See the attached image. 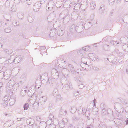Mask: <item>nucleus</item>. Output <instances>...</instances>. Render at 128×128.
<instances>
[{"label": "nucleus", "instance_id": "603ef678", "mask_svg": "<svg viewBox=\"0 0 128 128\" xmlns=\"http://www.w3.org/2000/svg\"><path fill=\"white\" fill-rule=\"evenodd\" d=\"M110 43L114 45L117 46L118 44L119 43L118 42L116 41L112 40L110 41Z\"/></svg>", "mask_w": 128, "mask_h": 128}, {"label": "nucleus", "instance_id": "4468645a", "mask_svg": "<svg viewBox=\"0 0 128 128\" xmlns=\"http://www.w3.org/2000/svg\"><path fill=\"white\" fill-rule=\"evenodd\" d=\"M68 70L70 71L73 74H75L76 72V70L74 66L71 64L68 65Z\"/></svg>", "mask_w": 128, "mask_h": 128}, {"label": "nucleus", "instance_id": "79ce46f5", "mask_svg": "<svg viewBox=\"0 0 128 128\" xmlns=\"http://www.w3.org/2000/svg\"><path fill=\"white\" fill-rule=\"evenodd\" d=\"M64 31L61 29H59L58 32V34L60 36H62L63 35Z\"/></svg>", "mask_w": 128, "mask_h": 128}, {"label": "nucleus", "instance_id": "1a4fd4ad", "mask_svg": "<svg viewBox=\"0 0 128 128\" xmlns=\"http://www.w3.org/2000/svg\"><path fill=\"white\" fill-rule=\"evenodd\" d=\"M54 6V4L53 1H50L47 4L46 8L47 11H49L53 9Z\"/></svg>", "mask_w": 128, "mask_h": 128}, {"label": "nucleus", "instance_id": "e433bc0d", "mask_svg": "<svg viewBox=\"0 0 128 128\" xmlns=\"http://www.w3.org/2000/svg\"><path fill=\"white\" fill-rule=\"evenodd\" d=\"M122 48L124 51L128 52V44L124 45L122 47Z\"/></svg>", "mask_w": 128, "mask_h": 128}, {"label": "nucleus", "instance_id": "4be33fe9", "mask_svg": "<svg viewBox=\"0 0 128 128\" xmlns=\"http://www.w3.org/2000/svg\"><path fill=\"white\" fill-rule=\"evenodd\" d=\"M13 90L14 92H16L19 89V84L18 83H15L13 86Z\"/></svg>", "mask_w": 128, "mask_h": 128}, {"label": "nucleus", "instance_id": "bf43d9fd", "mask_svg": "<svg viewBox=\"0 0 128 128\" xmlns=\"http://www.w3.org/2000/svg\"><path fill=\"white\" fill-rule=\"evenodd\" d=\"M114 57V56L113 55H110V56H109V58H110V59L112 60V62H113V61H114L113 59Z\"/></svg>", "mask_w": 128, "mask_h": 128}, {"label": "nucleus", "instance_id": "a19ab883", "mask_svg": "<svg viewBox=\"0 0 128 128\" xmlns=\"http://www.w3.org/2000/svg\"><path fill=\"white\" fill-rule=\"evenodd\" d=\"M90 48V47L87 46L85 47H83L82 50H80V52H83L84 51H86V50H88Z\"/></svg>", "mask_w": 128, "mask_h": 128}, {"label": "nucleus", "instance_id": "b1692460", "mask_svg": "<svg viewBox=\"0 0 128 128\" xmlns=\"http://www.w3.org/2000/svg\"><path fill=\"white\" fill-rule=\"evenodd\" d=\"M76 26L74 25H72L70 27V30L71 33H74L76 32Z\"/></svg>", "mask_w": 128, "mask_h": 128}, {"label": "nucleus", "instance_id": "dca6fc26", "mask_svg": "<svg viewBox=\"0 0 128 128\" xmlns=\"http://www.w3.org/2000/svg\"><path fill=\"white\" fill-rule=\"evenodd\" d=\"M88 2L86 0H84L81 4L82 5V8L84 9V10H85L88 7Z\"/></svg>", "mask_w": 128, "mask_h": 128}, {"label": "nucleus", "instance_id": "4c0bfd02", "mask_svg": "<svg viewBox=\"0 0 128 128\" xmlns=\"http://www.w3.org/2000/svg\"><path fill=\"white\" fill-rule=\"evenodd\" d=\"M123 21L124 23L128 24V14L124 16L123 18Z\"/></svg>", "mask_w": 128, "mask_h": 128}, {"label": "nucleus", "instance_id": "680f3d73", "mask_svg": "<svg viewBox=\"0 0 128 128\" xmlns=\"http://www.w3.org/2000/svg\"><path fill=\"white\" fill-rule=\"evenodd\" d=\"M85 87L84 85L82 84L78 85L79 88L80 89H83Z\"/></svg>", "mask_w": 128, "mask_h": 128}, {"label": "nucleus", "instance_id": "6e6d98bb", "mask_svg": "<svg viewBox=\"0 0 128 128\" xmlns=\"http://www.w3.org/2000/svg\"><path fill=\"white\" fill-rule=\"evenodd\" d=\"M9 98V96H5L3 98V100L4 102L8 101V100Z\"/></svg>", "mask_w": 128, "mask_h": 128}, {"label": "nucleus", "instance_id": "7c9ffc66", "mask_svg": "<svg viewBox=\"0 0 128 128\" xmlns=\"http://www.w3.org/2000/svg\"><path fill=\"white\" fill-rule=\"evenodd\" d=\"M46 122L42 121L40 122L39 124V126L40 128H46Z\"/></svg>", "mask_w": 128, "mask_h": 128}, {"label": "nucleus", "instance_id": "412c9836", "mask_svg": "<svg viewBox=\"0 0 128 128\" xmlns=\"http://www.w3.org/2000/svg\"><path fill=\"white\" fill-rule=\"evenodd\" d=\"M34 16L32 14H30L28 16V20L30 23L32 22L34 19Z\"/></svg>", "mask_w": 128, "mask_h": 128}, {"label": "nucleus", "instance_id": "c85d7f7f", "mask_svg": "<svg viewBox=\"0 0 128 128\" xmlns=\"http://www.w3.org/2000/svg\"><path fill=\"white\" fill-rule=\"evenodd\" d=\"M77 110V108L75 106H73L71 107L70 111L72 113L74 114L76 112Z\"/></svg>", "mask_w": 128, "mask_h": 128}, {"label": "nucleus", "instance_id": "052dcab7", "mask_svg": "<svg viewBox=\"0 0 128 128\" xmlns=\"http://www.w3.org/2000/svg\"><path fill=\"white\" fill-rule=\"evenodd\" d=\"M55 126L53 124H51L49 126V128H55Z\"/></svg>", "mask_w": 128, "mask_h": 128}, {"label": "nucleus", "instance_id": "4d7b16f0", "mask_svg": "<svg viewBox=\"0 0 128 128\" xmlns=\"http://www.w3.org/2000/svg\"><path fill=\"white\" fill-rule=\"evenodd\" d=\"M5 52L6 54H11L12 52V51L11 50H6L5 51Z\"/></svg>", "mask_w": 128, "mask_h": 128}, {"label": "nucleus", "instance_id": "c03bdc74", "mask_svg": "<svg viewBox=\"0 0 128 128\" xmlns=\"http://www.w3.org/2000/svg\"><path fill=\"white\" fill-rule=\"evenodd\" d=\"M94 120L93 118H91L90 119H88L87 121V124H93Z\"/></svg>", "mask_w": 128, "mask_h": 128}, {"label": "nucleus", "instance_id": "09e8293b", "mask_svg": "<svg viewBox=\"0 0 128 128\" xmlns=\"http://www.w3.org/2000/svg\"><path fill=\"white\" fill-rule=\"evenodd\" d=\"M11 122L10 121H8L6 123L4 124V126L6 127H10L11 126V124L10 125L9 124L11 123Z\"/></svg>", "mask_w": 128, "mask_h": 128}, {"label": "nucleus", "instance_id": "20e7f679", "mask_svg": "<svg viewBox=\"0 0 128 128\" xmlns=\"http://www.w3.org/2000/svg\"><path fill=\"white\" fill-rule=\"evenodd\" d=\"M60 72L59 70H58L55 69H53L52 70V75L53 78L57 80L59 77L58 72Z\"/></svg>", "mask_w": 128, "mask_h": 128}, {"label": "nucleus", "instance_id": "a878e982", "mask_svg": "<svg viewBox=\"0 0 128 128\" xmlns=\"http://www.w3.org/2000/svg\"><path fill=\"white\" fill-rule=\"evenodd\" d=\"M15 82L13 79H11L8 82V86L9 88H11L13 87L14 84Z\"/></svg>", "mask_w": 128, "mask_h": 128}, {"label": "nucleus", "instance_id": "393cba45", "mask_svg": "<svg viewBox=\"0 0 128 128\" xmlns=\"http://www.w3.org/2000/svg\"><path fill=\"white\" fill-rule=\"evenodd\" d=\"M63 100V98L60 96H58L56 97V102L58 104L61 103Z\"/></svg>", "mask_w": 128, "mask_h": 128}, {"label": "nucleus", "instance_id": "13d9d810", "mask_svg": "<svg viewBox=\"0 0 128 128\" xmlns=\"http://www.w3.org/2000/svg\"><path fill=\"white\" fill-rule=\"evenodd\" d=\"M74 96H77L79 94V92L78 91H75L74 92Z\"/></svg>", "mask_w": 128, "mask_h": 128}, {"label": "nucleus", "instance_id": "a18cd8bd", "mask_svg": "<svg viewBox=\"0 0 128 128\" xmlns=\"http://www.w3.org/2000/svg\"><path fill=\"white\" fill-rule=\"evenodd\" d=\"M30 102H28L26 103L24 105V110H27L28 109Z\"/></svg>", "mask_w": 128, "mask_h": 128}, {"label": "nucleus", "instance_id": "69168bd1", "mask_svg": "<svg viewBox=\"0 0 128 128\" xmlns=\"http://www.w3.org/2000/svg\"><path fill=\"white\" fill-rule=\"evenodd\" d=\"M32 126L33 128H38V126H37V124L35 122L34 123V124H33Z\"/></svg>", "mask_w": 128, "mask_h": 128}, {"label": "nucleus", "instance_id": "5fc2aeb1", "mask_svg": "<svg viewBox=\"0 0 128 128\" xmlns=\"http://www.w3.org/2000/svg\"><path fill=\"white\" fill-rule=\"evenodd\" d=\"M119 52V50L116 49L113 53L114 54L116 55L117 56Z\"/></svg>", "mask_w": 128, "mask_h": 128}, {"label": "nucleus", "instance_id": "2f4dec72", "mask_svg": "<svg viewBox=\"0 0 128 128\" xmlns=\"http://www.w3.org/2000/svg\"><path fill=\"white\" fill-rule=\"evenodd\" d=\"M83 26H76V28H77L76 30V32L80 33L82 32L83 30V28L82 27Z\"/></svg>", "mask_w": 128, "mask_h": 128}, {"label": "nucleus", "instance_id": "0eeeda50", "mask_svg": "<svg viewBox=\"0 0 128 128\" xmlns=\"http://www.w3.org/2000/svg\"><path fill=\"white\" fill-rule=\"evenodd\" d=\"M18 59V57H16V58H15L14 55H12L8 60V63L10 64L13 62H14L15 64H18V61H17Z\"/></svg>", "mask_w": 128, "mask_h": 128}, {"label": "nucleus", "instance_id": "e2e57ef3", "mask_svg": "<svg viewBox=\"0 0 128 128\" xmlns=\"http://www.w3.org/2000/svg\"><path fill=\"white\" fill-rule=\"evenodd\" d=\"M94 70L96 72H98L100 70L99 68L98 67L96 66H94Z\"/></svg>", "mask_w": 128, "mask_h": 128}, {"label": "nucleus", "instance_id": "c756f323", "mask_svg": "<svg viewBox=\"0 0 128 128\" xmlns=\"http://www.w3.org/2000/svg\"><path fill=\"white\" fill-rule=\"evenodd\" d=\"M17 15L18 18L21 20L22 19L24 18V14L22 12H19L17 14Z\"/></svg>", "mask_w": 128, "mask_h": 128}, {"label": "nucleus", "instance_id": "49530a36", "mask_svg": "<svg viewBox=\"0 0 128 128\" xmlns=\"http://www.w3.org/2000/svg\"><path fill=\"white\" fill-rule=\"evenodd\" d=\"M55 88V89L53 91V94L54 96H56L58 94V92L57 90L56 89V88Z\"/></svg>", "mask_w": 128, "mask_h": 128}, {"label": "nucleus", "instance_id": "3c124183", "mask_svg": "<svg viewBox=\"0 0 128 128\" xmlns=\"http://www.w3.org/2000/svg\"><path fill=\"white\" fill-rule=\"evenodd\" d=\"M8 101L4 102L3 104V107L5 108H6L8 105Z\"/></svg>", "mask_w": 128, "mask_h": 128}, {"label": "nucleus", "instance_id": "9b49d317", "mask_svg": "<svg viewBox=\"0 0 128 128\" xmlns=\"http://www.w3.org/2000/svg\"><path fill=\"white\" fill-rule=\"evenodd\" d=\"M41 7L40 4L39 2H36L33 6V8L34 11L37 12L40 9Z\"/></svg>", "mask_w": 128, "mask_h": 128}, {"label": "nucleus", "instance_id": "de8ad7c7", "mask_svg": "<svg viewBox=\"0 0 128 128\" xmlns=\"http://www.w3.org/2000/svg\"><path fill=\"white\" fill-rule=\"evenodd\" d=\"M80 7H82V6H81L80 4H78L75 6L74 8L75 10H78L80 9Z\"/></svg>", "mask_w": 128, "mask_h": 128}, {"label": "nucleus", "instance_id": "aec40b11", "mask_svg": "<svg viewBox=\"0 0 128 128\" xmlns=\"http://www.w3.org/2000/svg\"><path fill=\"white\" fill-rule=\"evenodd\" d=\"M72 4V2L70 0H68L66 1L64 4V6L66 8H68L71 7V4Z\"/></svg>", "mask_w": 128, "mask_h": 128}, {"label": "nucleus", "instance_id": "f257e3e1", "mask_svg": "<svg viewBox=\"0 0 128 128\" xmlns=\"http://www.w3.org/2000/svg\"><path fill=\"white\" fill-rule=\"evenodd\" d=\"M122 104L117 102L114 104V107L116 110L119 112L122 113L124 111V106L127 104L124 100H123L121 102Z\"/></svg>", "mask_w": 128, "mask_h": 128}, {"label": "nucleus", "instance_id": "c9c22d12", "mask_svg": "<svg viewBox=\"0 0 128 128\" xmlns=\"http://www.w3.org/2000/svg\"><path fill=\"white\" fill-rule=\"evenodd\" d=\"M96 4L95 2H91L90 8L91 9L94 10L96 8Z\"/></svg>", "mask_w": 128, "mask_h": 128}, {"label": "nucleus", "instance_id": "72a5a7b5", "mask_svg": "<svg viewBox=\"0 0 128 128\" xmlns=\"http://www.w3.org/2000/svg\"><path fill=\"white\" fill-rule=\"evenodd\" d=\"M56 31L55 30H51L49 33L50 36V37H53L56 35Z\"/></svg>", "mask_w": 128, "mask_h": 128}, {"label": "nucleus", "instance_id": "5701e85b", "mask_svg": "<svg viewBox=\"0 0 128 128\" xmlns=\"http://www.w3.org/2000/svg\"><path fill=\"white\" fill-rule=\"evenodd\" d=\"M26 122L28 124L32 126L35 122L34 120L32 119H29L26 120Z\"/></svg>", "mask_w": 128, "mask_h": 128}, {"label": "nucleus", "instance_id": "6e6552de", "mask_svg": "<svg viewBox=\"0 0 128 128\" xmlns=\"http://www.w3.org/2000/svg\"><path fill=\"white\" fill-rule=\"evenodd\" d=\"M49 83L51 86H52L54 88H56L57 86L56 80L52 78L51 79H48Z\"/></svg>", "mask_w": 128, "mask_h": 128}, {"label": "nucleus", "instance_id": "864d4df0", "mask_svg": "<svg viewBox=\"0 0 128 128\" xmlns=\"http://www.w3.org/2000/svg\"><path fill=\"white\" fill-rule=\"evenodd\" d=\"M90 112L89 110H87L86 112L85 116L88 118L90 116Z\"/></svg>", "mask_w": 128, "mask_h": 128}, {"label": "nucleus", "instance_id": "9d476101", "mask_svg": "<svg viewBox=\"0 0 128 128\" xmlns=\"http://www.w3.org/2000/svg\"><path fill=\"white\" fill-rule=\"evenodd\" d=\"M82 63L81 64V66L82 67V66L83 64H84L86 66V67L88 66L89 65V63L87 64L88 62L89 61V60L88 58L85 57L83 58L81 60Z\"/></svg>", "mask_w": 128, "mask_h": 128}, {"label": "nucleus", "instance_id": "2eb2a0df", "mask_svg": "<svg viewBox=\"0 0 128 128\" xmlns=\"http://www.w3.org/2000/svg\"><path fill=\"white\" fill-rule=\"evenodd\" d=\"M62 72L64 76L68 77L69 75V72L68 69L64 68L62 70Z\"/></svg>", "mask_w": 128, "mask_h": 128}, {"label": "nucleus", "instance_id": "a211bd4d", "mask_svg": "<svg viewBox=\"0 0 128 128\" xmlns=\"http://www.w3.org/2000/svg\"><path fill=\"white\" fill-rule=\"evenodd\" d=\"M16 98L11 97L8 101L10 106H12L14 104L15 102L16 101Z\"/></svg>", "mask_w": 128, "mask_h": 128}, {"label": "nucleus", "instance_id": "7ed1b4c3", "mask_svg": "<svg viewBox=\"0 0 128 128\" xmlns=\"http://www.w3.org/2000/svg\"><path fill=\"white\" fill-rule=\"evenodd\" d=\"M68 82L67 80H66L65 82L64 83V86L62 88V90L64 92H66V90L70 88L72 89V84L70 83H69L68 84Z\"/></svg>", "mask_w": 128, "mask_h": 128}, {"label": "nucleus", "instance_id": "bb28decb", "mask_svg": "<svg viewBox=\"0 0 128 128\" xmlns=\"http://www.w3.org/2000/svg\"><path fill=\"white\" fill-rule=\"evenodd\" d=\"M114 122L116 124H117L118 125H120L122 124V120L118 118L114 119Z\"/></svg>", "mask_w": 128, "mask_h": 128}, {"label": "nucleus", "instance_id": "ea45409f", "mask_svg": "<svg viewBox=\"0 0 128 128\" xmlns=\"http://www.w3.org/2000/svg\"><path fill=\"white\" fill-rule=\"evenodd\" d=\"M98 109L97 108H95L93 109L92 110V114L94 115L97 114L98 112Z\"/></svg>", "mask_w": 128, "mask_h": 128}, {"label": "nucleus", "instance_id": "774afa93", "mask_svg": "<svg viewBox=\"0 0 128 128\" xmlns=\"http://www.w3.org/2000/svg\"><path fill=\"white\" fill-rule=\"evenodd\" d=\"M26 2L27 4L28 5H30L32 3V1H28L27 0H26Z\"/></svg>", "mask_w": 128, "mask_h": 128}, {"label": "nucleus", "instance_id": "37998d69", "mask_svg": "<svg viewBox=\"0 0 128 128\" xmlns=\"http://www.w3.org/2000/svg\"><path fill=\"white\" fill-rule=\"evenodd\" d=\"M83 109L82 107L81 106L79 107L78 109V114H82L83 113Z\"/></svg>", "mask_w": 128, "mask_h": 128}, {"label": "nucleus", "instance_id": "338daca9", "mask_svg": "<svg viewBox=\"0 0 128 128\" xmlns=\"http://www.w3.org/2000/svg\"><path fill=\"white\" fill-rule=\"evenodd\" d=\"M47 0H40V4H42L46 2Z\"/></svg>", "mask_w": 128, "mask_h": 128}, {"label": "nucleus", "instance_id": "58836bf2", "mask_svg": "<svg viewBox=\"0 0 128 128\" xmlns=\"http://www.w3.org/2000/svg\"><path fill=\"white\" fill-rule=\"evenodd\" d=\"M48 79H49V78H46L45 79H43V80H42V82L43 83V84L44 85H46L47 84L48 82H49Z\"/></svg>", "mask_w": 128, "mask_h": 128}, {"label": "nucleus", "instance_id": "473e14b6", "mask_svg": "<svg viewBox=\"0 0 128 128\" xmlns=\"http://www.w3.org/2000/svg\"><path fill=\"white\" fill-rule=\"evenodd\" d=\"M91 22H89L88 23H86L84 25V27L86 30L89 28L91 26Z\"/></svg>", "mask_w": 128, "mask_h": 128}, {"label": "nucleus", "instance_id": "f704fd0d", "mask_svg": "<svg viewBox=\"0 0 128 128\" xmlns=\"http://www.w3.org/2000/svg\"><path fill=\"white\" fill-rule=\"evenodd\" d=\"M60 114L62 115L66 116V114L67 112L65 110L61 109L60 110Z\"/></svg>", "mask_w": 128, "mask_h": 128}, {"label": "nucleus", "instance_id": "f03ea898", "mask_svg": "<svg viewBox=\"0 0 128 128\" xmlns=\"http://www.w3.org/2000/svg\"><path fill=\"white\" fill-rule=\"evenodd\" d=\"M47 99V97L46 96H44L41 97L39 99L38 103H35L33 104V107L34 106H36V108H33L36 110L38 109L39 108V104L42 105L44 104L45 102H46Z\"/></svg>", "mask_w": 128, "mask_h": 128}, {"label": "nucleus", "instance_id": "ddd939ff", "mask_svg": "<svg viewBox=\"0 0 128 128\" xmlns=\"http://www.w3.org/2000/svg\"><path fill=\"white\" fill-rule=\"evenodd\" d=\"M68 122V120L66 118H64L61 122H59V126L61 128L64 127L66 124Z\"/></svg>", "mask_w": 128, "mask_h": 128}, {"label": "nucleus", "instance_id": "f3484780", "mask_svg": "<svg viewBox=\"0 0 128 128\" xmlns=\"http://www.w3.org/2000/svg\"><path fill=\"white\" fill-rule=\"evenodd\" d=\"M60 21H59L58 20H56L53 24L54 28L56 29H57L60 26Z\"/></svg>", "mask_w": 128, "mask_h": 128}, {"label": "nucleus", "instance_id": "39448f33", "mask_svg": "<svg viewBox=\"0 0 128 128\" xmlns=\"http://www.w3.org/2000/svg\"><path fill=\"white\" fill-rule=\"evenodd\" d=\"M66 61L64 60L60 59L58 60L57 61V63L59 67H60L61 68H64L66 66H67Z\"/></svg>", "mask_w": 128, "mask_h": 128}, {"label": "nucleus", "instance_id": "cd10ccee", "mask_svg": "<svg viewBox=\"0 0 128 128\" xmlns=\"http://www.w3.org/2000/svg\"><path fill=\"white\" fill-rule=\"evenodd\" d=\"M48 118L49 120L47 121V123L48 122V121H49L50 120V122L51 121V122H54V116L52 114L50 113V114Z\"/></svg>", "mask_w": 128, "mask_h": 128}, {"label": "nucleus", "instance_id": "8fccbe9b", "mask_svg": "<svg viewBox=\"0 0 128 128\" xmlns=\"http://www.w3.org/2000/svg\"><path fill=\"white\" fill-rule=\"evenodd\" d=\"M63 4V2H58L56 4V6L58 8L61 7Z\"/></svg>", "mask_w": 128, "mask_h": 128}, {"label": "nucleus", "instance_id": "f8f14e48", "mask_svg": "<svg viewBox=\"0 0 128 128\" xmlns=\"http://www.w3.org/2000/svg\"><path fill=\"white\" fill-rule=\"evenodd\" d=\"M105 105L103 103H101L100 104V107L103 109L102 111V115L103 116H105L108 114V112L106 109L105 108Z\"/></svg>", "mask_w": 128, "mask_h": 128}, {"label": "nucleus", "instance_id": "6ab92c4d", "mask_svg": "<svg viewBox=\"0 0 128 128\" xmlns=\"http://www.w3.org/2000/svg\"><path fill=\"white\" fill-rule=\"evenodd\" d=\"M27 90L26 87H24L22 89L20 92L21 96L22 97H23L26 95Z\"/></svg>", "mask_w": 128, "mask_h": 128}, {"label": "nucleus", "instance_id": "0e129e2a", "mask_svg": "<svg viewBox=\"0 0 128 128\" xmlns=\"http://www.w3.org/2000/svg\"><path fill=\"white\" fill-rule=\"evenodd\" d=\"M21 2V0H14V2L16 3V4H19Z\"/></svg>", "mask_w": 128, "mask_h": 128}, {"label": "nucleus", "instance_id": "423d86ee", "mask_svg": "<svg viewBox=\"0 0 128 128\" xmlns=\"http://www.w3.org/2000/svg\"><path fill=\"white\" fill-rule=\"evenodd\" d=\"M56 14L55 12L53 11L51 14H49L48 18V20L49 22H51L56 18Z\"/></svg>", "mask_w": 128, "mask_h": 128}]
</instances>
